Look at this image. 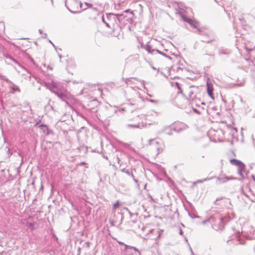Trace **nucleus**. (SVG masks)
<instances>
[{
  "label": "nucleus",
  "instance_id": "obj_7",
  "mask_svg": "<svg viewBox=\"0 0 255 255\" xmlns=\"http://www.w3.org/2000/svg\"><path fill=\"white\" fill-rule=\"evenodd\" d=\"M120 207V202L119 201H116L113 204V210L115 211L116 209Z\"/></svg>",
  "mask_w": 255,
  "mask_h": 255
},
{
  "label": "nucleus",
  "instance_id": "obj_11",
  "mask_svg": "<svg viewBox=\"0 0 255 255\" xmlns=\"http://www.w3.org/2000/svg\"><path fill=\"white\" fill-rule=\"evenodd\" d=\"M226 178H227V180H229V179H233V178H232V177H231V178L227 177Z\"/></svg>",
  "mask_w": 255,
  "mask_h": 255
},
{
  "label": "nucleus",
  "instance_id": "obj_2",
  "mask_svg": "<svg viewBox=\"0 0 255 255\" xmlns=\"http://www.w3.org/2000/svg\"><path fill=\"white\" fill-rule=\"evenodd\" d=\"M26 226L31 231L36 229V223L33 221L31 217L29 216L27 219H24Z\"/></svg>",
  "mask_w": 255,
  "mask_h": 255
},
{
  "label": "nucleus",
  "instance_id": "obj_13",
  "mask_svg": "<svg viewBox=\"0 0 255 255\" xmlns=\"http://www.w3.org/2000/svg\"><path fill=\"white\" fill-rule=\"evenodd\" d=\"M178 89L180 91V92L181 93V88L180 87H178Z\"/></svg>",
  "mask_w": 255,
  "mask_h": 255
},
{
  "label": "nucleus",
  "instance_id": "obj_4",
  "mask_svg": "<svg viewBox=\"0 0 255 255\" xmlns=\"http://www.w3.org/2000/svg\"><path fill=\"white\" fill-rule=\"evenodd\" d=\"M207 92L209 96L212 99H214L213 91L214 88L213 86V84L210 83H207Z\"/></svg>",
  "mask_w": 255,
  "mask_h": 255
},
{
  "label": "nucleus",
  "instance_id": "obj_6",
  "mask_svg": "<svg viewBox=\"0 0 255 255\" xmlns=\"http://www.w3.org/2000/svg\"><path fill=\"white\" fill-rule=\"evenodd\" d=\"M5 31V25L3 22H0V33H4Z\"/></svg>",
  "mask_w": 255,
  "mask_h": 255
},
{
  "label": "nucleus",
  "instance_id": "obj_8",
  "mask_svg": "<svg viewBox=\"0 0 255 255\" xmlns=\"http://www.w3.org/2000/svg\"><path fill=\"white\" fill-rule=\"evenodd\" d=\"M124 245L126 246V247L127 248L133 249H134V250L137 251V249H136L135 248H134V247H130V246H127V245Z\"/></svg>",
  "mask_w": 255,
  "mask_h": 255
},
{
  "label": "nucleus",
  "instance_id": "obj_5",
  "mask_svg": "<svg viewBox=\"0 0 255 255\" xmlns=\"http://www.w3.org/2000/svg\"><path fill=\"white\" fill-rule=\"evenodd\" d=\"M189 24H190L191 25H192L195 28H197L199 26V23L197 21H194L191 19H187L186 20Z\"/></svg>",
  "mask_w": 255,
  "mask_h": 255
},
{
  "label": "nucleus",
  "instance_id": "obj_3",
  "mask_svg": "<svg viewBox=\"0 0 255 255\" xmlns=\"http://www.w3.org/2000/svg\"><path fill=\"white\" fill-rule=\"evenodd\" d=\"M184 127V125L180 122H175L172 126L171 128L175 131H181Z\"/></svg>",
  "mask_w": 255,
  "mask_h": 255
},
{
  "label": "nucleus",
  "instance_id": "obj_1",
  "mask_svg": "<svg viewBox=\"0 0 255 255\" xmlns=\"http://www.w3.org/2000/svg\"><path fill=\"white\" fill-rule=\"evenodd\" d=\"M230 162L231 164L238 167V172L240 174H242L245 171L246 165L241 161L236 159H232L230 160Z\"/></svg>",
  "mask_w": 255,
  "mask_h": 255
},
{
  "label": "nucleus",
  "instance_id": "obj_10",
  "mask_svg": "<svg viewBox=\"0 0 255 255\" xmlns=\"http://www.w3.org/2000/svg\"><path fill=\"white\" fill-rule=\"evenodd\" d=\"M129 10H130L129 9H127V10H125V12L128 13L129 11Z\"/></svg>",
  "mask_w": 255,
  "mask_h": 255
},
{
  "label": "nucleus",
  "instance_id": "obj_12",
  "mask_svg": "<svg viewBox=\"0 0 255 255\" xmlns=\"http://www.w3.org/2000/svg\"><path fill=\"white\" fill-rule=\"evenodd\" d=\"M118 243H119L120 244H121V245H124V243H122V242H119Z\"/></svg>",
  "mask_w": 255,
  "mask_h": 255
},
{
  "label": "nucleus",
  "instance_id": "obj_9",
  "mask_svg": "<svg viewBox=\"0 0 255 255\" xmlns=\"http://www.w3.org/2000/svg\"><path fill=\"white\" fill-rule=\"evenodd\" d=\"M157 234H158L157 239H158L160 237V234L159 233V232H157Z\"/></svg>",
  "mask_w": 255,
  "mask_h": 255
}]
</instances>
